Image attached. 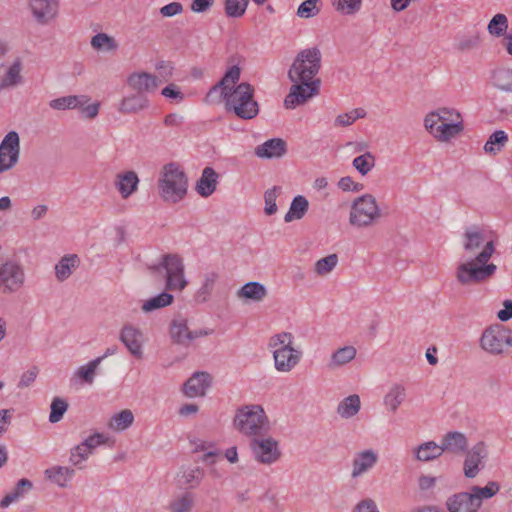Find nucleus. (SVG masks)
I'll list each match as a JSON object with an SVG mask.
<instances>
[{
  "mask_svg": "<svg viewBox=\"0 0 512 512\" xmlns=\"http://www.w3.org/2000/svg\"><path fill=\"white\" fill-rule=\"evenodd\" d=\"M361 408L359 395L352 394L342 399L337 406V414L344 419H350L358 414Z\"/></svg>",
  "mask_w": 512,
  "mask_h": 512,
  "instance_id": "72a5a7b5",
  "label": "nucleus"
},
{
  "mask_svg": "<svg viewBox=\"0 0 512 512\" xmlns=\"http://www.w3.org/2000/svg\"><path fill=\"white\" fill-rule=\"evenodd\" d=\"M423 127L437 143L450 144L464 131V119L459 110L442 106L427 112Z\"/></svg>",
  "mask_w": 512,
  "mask_h": 512,
  "instance_id": "7ed1b4c3",
  "label": "nucleus"
},
{
  "mask_svg": "<svg viewBox=\"0 0 512 512\" xmlns=\"http://www.w3.org/2000/svg\"><path fill=\"white\" fill-rule=\"evenodd\" d=\"M286 151V144L281 139H271L259 145L255 154L260 158H278Z\"/></svg>",
  "mask_w": 512,
  "mask_h": 512,
  "instance_id": "2f4dec72",
  "label": "nucleus"
},
{
  "mask_svg": "<svg viewBox=\"0 0 512 512\" xmlns=\"http://www.w3.org/2000/svg\"><path fill=\"white\" fill-rule=\"evenodd\" d=\"M84 100L85 98L78 97V95H68L51 100L49 107L57 111L74 110L77 108V105L82 104L81 101Z\"/></svg>",
  "mask_w": 512,
  "mask_h": 512,
  "instance_id": "a18cd8bd",
  "label": "nucleus"
},
{
  "mask_svg": "<svg viewBox=\"0 0 512 512\" xmlns=\"http://www.w3.org/2000/svg\"><path fill=\"white\" fill-rule=\"evenodd\" d=\"M149 107V100L146 95L143 94H130L124 96L117 105V111L120 114H136Z\"/></svg>",
  "mask_w": 512,
  "mask_h": 512,
  "instance_id": "a878e982",
  "label": "nucleus"
},
{
  "mask_svg": "<svg viewBox=\"0 0 512 512\" xmlns=\"http://www.w3.org/2000/svg\"><path fill=\"white\" fill-rule=\"evenodd\" d=\"M380 217V209L372 195L357 197L351 204L349 223L357 228L372 225Z\"/></svg>",
  "mask_w": 512,
  "mask_h": 512,
  "instance_id": "9b49d317",
  "label": "nucleus"
},
{
  "mask_svg": "<svg viewBox=\"0 0 512 512\" xmlns=\"http://www.w3.org/2000/svg\"><path fill=\"white\" fill-rule=\"evenodd\" d=\"M191 449L193 452H203V460L209 461V459L214 458L219 455L216 450L215 443L209 440L195 438L190 441Z\"/></svg>",
  "mask_w": 512,
  "mask_h": 512,
  "instance_id": "49530a36",
  "label": "nucleus"
},
{
  "mask_svg": "<svg viewBox=\"0 0 512 512\" xmlns=\"http://www.w3.org/2000/svg\"><path fill=\"white\" fill-rule=\"evenodd\" d=\"M194 504L195 496L192 493L186 492L170 503L169 510L170 512H190Z\"/></svg>",
  "mask_w": 512,
  "mask_h": 512,
  "instance_id": "3c124183",
  "label": "nucleus"
},
{
  "mask_svg": "<svg viewBox=\"0 0 512 512\" xmlns=\"http://www.w3.org/2000/svg\"><path fill=\"white\" fill-rule=\"evenodd\" d=\"M175 68L171 62L160 61L156 64L154 77L158 87L166 82H169L174 76Z\"/></svg>",
  "mask_w": 512,
  "mask_h": 512,
  "instance_id": "603ef678",
  "label": "nucleus"
},
{
  "mask_svg": "<svg viewBox=\"0 0 512 512\" xmlns=\"http://www.w3.org/2000/svg\"><path fill=\"white\" fill-rule=\"evenodd\" d=\"M161 95L170 100H174L176 103H180L184 100V93L181 91V88L174 84L169 83L161 90Z\"/></svg>",
  "mask_w": 512,
  "mask_h": 512,
  "instance_id": "69168bd1",
  "label": "nucleus"
},
{
  "mask_svg": "<svg viewBox=\"0 0 512 512\" xmlns=\"http://www.w3.org/2000/svg\"><path fill=\"white\" fill-rule=\"evenodd\" d=\"M20 157V137L16 131L8 132L0 143V174L14 168Z\"/></svg>",
  "mask_w": 512,
  "mask_h": 512,
  "instance_id": "4468645a",
  "label": "nucleus"
},
{
  "mask_svg": "<svg viewBox=\"0 0 512 512\" xmlns=\"http://www.w3.org/2000/svg\"><path fill=\"white\" fill-rule=\"evenodd\" d=\"M173 295L162 292L152 298L143 301L141 309L145 313L152 312L157 309L165 308L173 303Z\"/></svg>",
  "mask_w": 512,
  "mask_h": 512,
  "instance_id": "a19ab883",
  "label": "nucleus"
},
{
  "mask_svg": "<svg viewBox=\"0 0 512 512\" xmlns=\"http://www.w3.org/2000/svg\"><path fill=\"white\" fill-rule=\"evenodd\" d=\"M365 116V112L361 108L353 109L351 111L339 114L334 121L337 127H345L352 125L356 120Z\"/></svg>",
  "mask_w": 512,
  "mask_h": 512,
  "instance_id": "bf43d9fd",
  "label": "nucleus"
},
{
  "mask_svg": "<svg viewBox=\"0 0 512 512\" xmlns=\"http://www.w3.org/2000/svg\"><path fill=\"white\" fill-rule=\"evenodd\" d=\"M78 97L85 98L84 101H81L82 104L77 105V108H76L79 111L80 115L84 119H88V120L95 119L99 114V110H100V106H101L100 102H98V101L90 102L91 99L87 95H78Z\"/></svg>",
  "mask_w": 512,
  "mask_h": 512,
  "instance_id": "09e8293b",
  "label": "nucleus"
},
{
  "mask_svg": "<svg viewBox=\"0 0 512 512\" xmlns=\"http://www.w3.org/2000/svg\"><path fill=\"white\" fill-rule=\"evenodd\" d=\"M507 142L508 135L505 131H495L490 135V137L486 141L484 145V150L486 153L496 155L502 150V148L506 145Z\"/></svg>",
  "mask_w": 512,
  "mask_h": 512,
  "instance_id": "c03bdc74",
  "label": "nucleus"
},
{
  "mask_svg": "<svg viewBox=\"0 0 512 512\" xmlns=\"http://www.w3.org/2000/svg\"><path fill=\"white\" fill-rule=\"evenodd\" d=\"M320 0H305L297 9V16L308 19L316 16L320 12Z\"/></svg>",
  "mask_w": 512,
  "mask_h": 512,
  "instance_id": "680f3d73",
  "label": "nucleus"
},
{
  "mask_svg": "<svg viewBox=\"0 0 512 512\" xmlns=\"http://www.w3.org/2000/svg\"><path fill=\"white\" fill-rule=\"evenodd\" d=\"M379 461V453L373 449L357 451L350 463V477L353 480L367 475Z\"/></svg>",
  "mask_w": 512,
  "mask_h": 512,
  "instance_id": "f3484780",
  "label": "nucleus"
},
{
  "mask_svg": "<svg viewBox=\"0 0 512 512\" xmlns=\"http://www.w3.org/2000/svg\"><path fill=\"white\" fill-rule=\"evenodd\" d=\"M156 78L153 73L134 71L126 79L127 86L138 94H151L158 90Z\"/></svg>",
  "mask_w": 512,
  "mask_h": 512,
  "instance_id": "aec40b11",
  "label": "nucleus"
},
{
  "mask_svg": "<svg viewBox=\"0 0 512 512\" xmlns=\"http://www.w3.org/2000/svg\"><path fill=\"white\" fill-rule=\"evenodd\" d=\"M33 19L39 25H48L59 15V0H28Z\"/></svg>",
  "mask_w": 512,
  "mask_h": 512,
  "instance_id": "a211bd4d",
  "label": "nucleus"
},
{
  "mask_svg": "<svg viewBox=\"0 0 512 512\" xmlns=\"http://www.w3.org/2000/svg\"><path fill=\"white\" fill-rule=\"evenodd\" d=\"M80 264V259L76 254L64 255L55 265V276L58 281L67 280Z\"/></svg>",
  "mask_w": 512,
  "mask_h": 512,
  "instance_id": "c85d7f7f",
  "label": "nucleus"
},
{
  "mask_svg": "<svg viewBox=\"0 0 512 512\" xmlns=\"http://www.w3.org/2000/svg\"><path fill=\"white\" fill-rule=\"evenodd\" d=\"M103 359L104 357H97L89 361L87 364L80 366L74 372V377L80 379L81 381L87 384H92L94 382L97 369L99 368Z\"/></svg>",
  "mask_w": 512,
  "mask_h": 512,
  "instance_id": "ea45409f",
  "label": "nucleus"
},
{
  "mask_svg": "<svg viewBox=\"0 0 512 512\" xmlns=\"http://www.w3.org/2000/svg\"><path fill=\"white\" fill-rule=\"evenodd\" d=\"M308 209H309L308 200L304 196L298 195L293 198V200L290 204L289 210L287 211V213L284 216V221L286 223H290L295 220H300L305 216Z\"/></svg>",
  "mask_w": 512,
  "mask_h": 512,
  "instance_id": "f704fd0d",
  "label": "nucleus"
},
{
  "mask_svg": "<svg viewBox=\"0 0 512 512\" xmlns=\"http://www.w3.org/2000/svg\"><path fill=\"white\" fill-rule=\"evenodd\" d=\"M405 399V387L402 384L394 383L389 387V390L386 393V408L394 413Z\"/></svg>",
  "mask_w": 512,
  "mask_h": 512,
  "instance_id": "4c0bfd02",
  "label": "nucleus"
},
{
  "mask_svg": "<svg viewBox=\"0 0 512 512\" xmlns=\"http://www.w3.org/2000/svg\"><path fill=\"white\" fill-rule=\"evenodd\" d=\"M212 378L206 372L194 373L184 384L183 392L189 398L203 397L211 385Z\"/></svg>",
  "mask_w": 512,
  "mask_h": 512,
  "instance_id": "b1692460",
  "label": "nucleus"
},
{
  "mask_svg": "<svg viewBox=\"0 0 512 512\" xmlns=\"http://www.w3.org/2000/svg\"><path fill=\"white\" fill-rule=\"evenodd\" d=\"M466 258L459 261L454 277L461 286H473L489 282L497 272L491 262L496 252V240L492 232L473 226L467 228L461 238Z\"/></svg>",
  "mask_w": 512,
  "mask_h": 512,
  "instance_id": "f257e3e1",
  "label": "nucleus"
},
{
  "mask_svg": "<svg viewBox=\"0 0 512 512\" xmlns=\"http://www.w3.org/2000/svg\"><path fill=\"white\" fill-rule=\"evenodd\" d=\"M249 447L254 461L260 465L272 466L283 457L280 441L265 433L252 438Z\"/></svg>",
  "mask_w": 512,
  "mask_h": 512,
  "instance_id": "1a4fd4ad",
  "label": "nucleus"
},
{
  "mask_svg": "<svg viewBox=\"0 0 512 512\" xmlns=\"http://www.w3.org/2000/svg\"><path fill=\"white\" fill-rule=\"evenodd\" d=\"M468 441L466 436L460 432H449L445 434L441 441L443 452L460 454L467 449Z\"/></svg>",
  "mask_w": 512,
  "mask_h": 512,
  "instance_id": "c756f323",
  "label": "nucleus"
},
{
  "mask_svg": "<svg viewBox=\"0 0 512 512\" xmlns=\"http://www.w3.org/2000/svg\"><path fill=\"white\" fill-rule=\"evenodd\" d=\"M249 0H224V10L228 17H242L248 7Z\"/></svg>",
  "mask_w": 512,
  "mask_h": 512,
  "instance_id": "5fc2aeb1",
  "label": "nucleus"
},
{
  "mask_svg": "<svg viewBox=\"0 0 512 512\" xmlns=\"http://www.w3.org/2000/svg\"><path fill=\"white\" fill-rule=\"evenodd\" d=\"M119 339L135 359L144 358L146 337L140 328L130 323L125 324L120 330Z\"/></svg>",
  "mask_w": 512,
  "mask_h": 512,
  "instance_id": "2eb2a0df",
  "label": "nucleus"
},
{
  "mask_svg": "<svg viewBox=\"0 0 512 512\" xmlns=\"http://www.w3.org/2000/svg\"><path fill=\"white\" fill-rule=\"evenodd\" d=\"M218 184V174L211 167H206L196 183L195 190L202 197L212 195Z\"/></svg>",
  "mask_w": 512,
  "mask_h": 512,
  "instance_id": "bb28decb",
  "label": "nucleus"
},
{
  "mask_svg": "<svg viewBox=\"0 0 512 512\" xmlns=\"http://www.w3.org/2000/svg\"><path fill=\"white\" fill-rule=\"evenodd\" d=\"M351 512H380V510L374 500L364 498L354 505Z\"/></svg>",
  "mask_w": 512,
  "mask_h": 512,
  "instance_id": "774afa93",
  "label": "nucleus"
},
{
  "mask_svg": "<svg viewBox=\"0 0 512 512\" xmlns=\"http://www.w3.org/2000/svg\"><path fill=\"white\" fill-rule=\"evenodd\" d=\"M240 68L232 66L221 81L213 86L206 96V102L223 100L226 108L242 119H252L258 114V104L253 98L254 89L248 83H236L240 78Z\"/></svg>",
  "mask_w": 512,
  "mask_h": 512,
  "instance_id": "f03ea898",
  "label": "nucleus"
},
{
  "mask_svg": "<svg viewBox=\"0 0 512 512\" xmlns=\"http://www.w3.org/2000/svg\"><path fill=\"white\" fill-rule=\"evenodd\" d=\"M482 41L481 34L479 32H473L471 34L463 35L458 39L457 49L459 51L472 50L480 45Z\"/></svg>",
  "mask_w": 512,
  "mask_h": 512,
  "instance_id": "052dcab7",
  "label": "nucleus"
},
{
  "mask_svg": "<svg viewBox=\"0 0 512 512\" xmlns=\"http://www.w3.org/2000/svg\"><path fill=\"white\" fill-rule=\"evenodd\" d=\"M134 420V413L130 409H122L109 417L106 426L109 430L120 433L130 428Z\"/></svg>",
  "mask_w": 512,
  "mask_h": 512,
  "instance_id": "cd10ccee",
  "label": "nucleus"
},
{
  "mask_svg": "<svg viewBox=\"0 0 512 512\" xmlns=\"http://www.w3.org/2000/svg\"><path fill=\"white\" fill-rule=\"evenodd\" d=\"M352 165L361 175L365 176L374 167L375 158L371 153L365 152L355 157Z\"/></svg>",
  "mask_w": 512,
  "mask_h": 512,
  "instance_id": "4d7b16f0",
  "label": "nucleus"
},
{
  "mask_svg": "<svg viewBox=\"0 0 512 512\" xmlns=\"http://www.w3.org/2000/svg\"><path fill=\"white\" fill-rule=\"evenodd\" d=\"M153 269L165 270L166 289L171 291H183L188 285L185 277V265L182 257L177 254H166L161 258V262Z\"/></svg>",
  "mask_w": 512,
  "mask_h": 512,
  "instance_id": "f8f14e48",
  "label": "nucleus"
},
{
  "mask_svg": "<svg viewBox=\"0 0 512 512\" xmlns=\"http://www.w3.org/2000/svg\"><path fill=\"white\" fill-rule=\"evenodd\" d=\"M281 194V188L274 186L264 193V212L267 216H271L277 213L278 207L276 201Z\"/></svg>",
  "mask_w": 512,
  "mask_h": 512,
  "instance_id": "6e6d98bb",
  "label": "nucleus"
},
{
  "mask_svg": "<svg viewBox=\"0 0 512 512\" xmlns=\"http://www.w3.org/2000/svg\"><path fill=\"white\" fill-rule=\"evenodd\" d=\"M357 355V349L353 345H345L337 348L330 356L328 366L331 369L343 367L352 362Z\"/></svg>",
  "mask_w": 512,
  "mask_h": 512,
  "instance_id": "7c9ffc66",
  "label": "nucleus"
},
{
  "mask_svg": "<svg viewBox=\"0 0 512 512\" xmlns=\"http://www.w3.org/2000/svg\"><path fill=\"white\" fill-rule=\"evenodd\" d=\"M319 87L320 81H299V83H294L284 100L285 107L294 109L299 105H303L319 93Z\"/></svg>",
  "mask_w": 512,
  "mask_h": 512,
  "instance_id": "dca6fc26",
  "label": "nucleus"
},
{
  "mask_svg": "<svg viewBox=\"0 0 512 512\" xmlns=\"http://www.w3.org/2000/svg\"><path fill=\"white\" fill-rule=\"evenodd\" d=\"M67 408H68V404L65 400H63L61 398H55L51 403V411H50V415H49V421L51 423L59 422L62 419Z\"/></svg>",
  "mask_w": 512,
  "mask_h": 512,
  "instance_id": "0e129e2a",
  "label": "nucleus"
},
{
  "mask_svg": "<svg viewBox=\"0 0 512 512\" xmlns=\"http://www.w3.org/2000/svg\"><path fill=\"white\" fill-rule=\"evenodd\" d=\"M415 457L419 461L427 462L440 457L443 454L441 444L434 441H428L419 445L415 450Z\"/></svg>",
  "mask_w": 512,
  "mask_h": 512,
  "instance_id": "e433bc0d",
  "label": "nucleus"
},
{
  "mask_svg": "<svg viewBox=\"0 0 512 512\" xmlns=\"http://www.w3.org/2000/svg\"><path fill=\"white\" fill-rule=\"evenodd\" d=\"M31 488L32 483L28 479L19 480L16 487L1 500L0 506L2 508L8 507L11 503L19 499L25 490L27 491Z\"/></svg>",
  "mask_w": 512,
  "mask_h": 512,
  "instance_id": "8fccbe9b",
  "label": "nucleus"
},
{
  "mask_svg": "<svg viewBox=\"0 0 512 512\" xmlns=\"http://www.w3.org/2000/svg\"><path fill=\"white\" fill-rule=\"evenodd\" d=\"M480 346L491 355H503L512 348V330L502 324L492 325L483 331Z\"/></svg>",
  "mask_w": 512,
  "mask_h": 512,
  "instance_id": "9d476101",
  "label": "nucleus"
},
{
  "mask_svg": "<svg viewBox=\"0 0 512 512\" xmlns=\"http://www.w3.org/2000/svg\"><path fill=\"white\" fill-rule=\"evenodd\" d=\"M115 440L110 437L106 433H94L87 437L82 444H84L89 450L93 453V451L102 445H107L109 447H113Z\"/></svg>",
  "mask_w": 512,
  "mask_h": 512,
  "instance_id": "864d4df0",
  "label": "nucleus"
},
{
  "mask_svg": "<svg viewBox=\"0 0 512 512\" xmlns=\"http://www.w3.org/2000/svg\"><path fill=\"white\" fill-rule=\"evenodd\" d=\"M233 425L240 434L251 438L267 433L271 428L269 416L260 404L240 406L235 412Z\"/></svg>",
  "mask_w": 512,
  "mask_h": 512,
  "instance_id": "423d86ee",
  "label": "nucleus"
},
{
  "mask_svg": "<svg viewBox=\"0 0 512 512\" xmlns=\"http://www.w3.org/2000/svg\"><path fill=\"white\" fill-rule=\"evenodd\" d=\"M91 47L98 52H111L118 48L114 37L106 33H98L91 39Z\"/></svg>",
  "mask_w": 512,
  "mask_h": 512,
  "instance_id": "37998d69",
  "label": "nucleus"
},
{
  "mask_svg": "<svg viewBox=\"0 0 512 512\" xmlns=\"http://www.w3.org/2000/svg\"><path fill=\"white\" fill-rule=\"evenodd\" d=\"M339 262L336 254H329L317 260L313 266V272L318 277H326L332 273Z\"/></svg>",
  "mask_w": 512,
  "mask_h": 512,
  "instance_id": "79ce46f5",
  "label": "nucleus"
},
{
  "mask_svg": "<svg viewBox=\"0 0 512 512\" xmlns=\"http://www.w3.org/2000/svg\"><path fill=\"white\" fill-rule=\"evenodd\" d=\"M217 280L218 274L215 272L204 274L202 284L195 294V300L199 303L207 302L212 296Z\"/></svg>",
  "mask_w": 512,
  "mask_h": 512,
  "instance_id": "c9c22d12",
  "label": "nucleus"
},
{
  "mask_svg": "<svg viewBox=\"0 0 512 512\" xmlns=\"http://www.w3.org/2000/svg\"><path fill=\"white\" fill-rule=\"evenodd\" d=\"M92 455V452L84 444L80 443L71 450L70 462L74 466L81 467L82 464Z\"/></svg>",
  "mask_w": 512,
  "mask_h": 512,
  "instance_id": "e2e57ef3",
  "label": "nucleus"
},
{
  "mask_svg": "<svg viewBox=\"0 0 512 512\" xmlns=\"http://www.w3.org/2000/svg\"><path fill=\"white\" fill-rule=\"evenodd\" d=\"M333 9L341 15L351 16L360 11L362 0H330Z\"/></svg>",
  "mask_w": 512,
  "mask_h": 512,
  "instance_id": "de8ad7c7",
  "label": "nucleus"
},
{
  "mask_svg": "<svg viewBox=\"0 0 512 512\" xmlns=\"http://www.w3.org/2000/svg\"><path fill=\"white\" fill-rule=\"evenodd\" d=\"M170 335L179 344H189L197 338L206 336L207 333L202 330H190L186 320L176 319L171 323Z\"/></svg>",
  "mask_w": 512,
  "mask_h": 512,
  "instance_id": "393cba45",
  "label": "nucleus"
},
{
  "mask_svg": "<svg viewBox=\"0 0 512 512\" xmlns=\"http://www.w3.org/2000/svg\"><path fill=\"white\" fill-rule=\"evenodd\" d=\"M267 348L272 355L274 369L279 373H290L302 361L303 351L295 343V336L288 331L271 335Z\"/></svg>",
  "mask_w": 512,
  "mask_h": 512,
  "instance_id": "20e7f679",
  "label": "nucleus"
},
{
  "mask_svg": "<svg viewBox=\"0 0 512 512\" xmlns=\"http://www.w3.org/2000/svg\"><path fill=\"white\" fill-rule=\"evenodd\" d=\"M202 479V472L199 468H188L179 475V483L188 487H196Z\"/></svg>",
  "mask_w": 512,
  "mask_h": 512,
  "instance_id": "13d9d810",
  "label": "nucleus"
},
{
  "mask_svg": "<svg viewBox=\"0 0 512 512\" xmlns=\"http://www.w3.org/2000/svg\"><path fill=\"white\" fill-rule=\"evenodd\" d=\"M38 374L39 369L37 367H30L21 374L17 387L19 389H24L31 386L35 382Z\"/></svg>",
  "mask_w": 512,
  "mask_h": 512,
  "instance_id": "338daca9",
  "label": "nucleus"
},
{
  "mask_svg": "<svg viewBox=\"0 0 512 512\" xmlns=\"http://www.w3.org/2000/svg\"><path fill=\"white\" fill-rule=\"evenodd\" d=\"M268 296V290L264 284L256 281L247 282L236 291V297L241 302L260 303Z\"/></svg>",
  "mask_w": 512,
  "mask_h": 512,
  "instance_id": "5701e85b",
  "label": "nucleus"
},
{
  "mask_svg": "<svg viewBox=\"0 0 512 512\" xmlns=\"http://www.w3.org/2000/svg\"><path fill=\"white\" fill-rule=\"evenodd\" d=\"M509 28V20L508 17L503 13L495 14L487 25V31L490 36L494 38H501L507 35V30Z\"/></svg>",
  "mask_w": 512,
  "mask_h": 512,
  "instance_id": "58836bf2",
  "label": "nucleus"
},
{
  "mask_svg": "<svg viewBox=\"0 0 512 512\" xmlns=\"http://www.w3.org/2000/svg\"><path fill=\"white\" fill-rule=\"evenodd\" d=\"M113 183L121 199L127 200L139 190L140 178L134 170H123L115 175Z\"/></svg>",
  "mask_w": 512,
  "mask_h": 512,
  "instance_id": "6ab92c4d",
  "label": "nucleus"
},
{
  "mask_svg": "<svg viewBox=\"0 0 512 512\" xmlns=\"http://www.w3.org/2000/svg\"><path fill=\"white\" fill-rule=\"evenodd\" d=\"M500 490L498 482L489 481L486 486H472L469 492H459L446 500L449 512H477L483 501L491 499Z\"/></svg>",
  "mask_w": 512,
  "mask_h": 512,
  "instance_id": "0eeeda50",
  "label": "nucleus"
},
{
  "mask_svg": "<svg viewBox=\"0 0 512 512\" xmlns=\"http://www.w3.org/2000/svg\"><path fill=\"white\" fill-rule=\"evenodd\" d=\"M46 478L59 487H67L74 476V470L64 466H52L44 472Z\"/></svg>",
  "mask_w": 512,
  "mask_h": 512,
  "instance_id": "473e14b6",
  "label": "nucleus"
},
{
  "mask_svg": "<svg viewBox=\"0 0 512 512\" xmlns=\"http://www.w3.org/2000/svg\"><path fill=\"white\" fill-rule=\"evenodd\" d=\"M23 61L15 58L12 62L3 65V74L0 77V91L15 88L24 82Z\"/></svg>",
  "mask_w": 512,
  "mask_h": 512,
  "instance_id": "412c9836",
  "label": "nucleus"
},
{
  "mask_svg": "<svg viewBox=\"0 0 512 512\" xmlns=\"http://www.w3.org/2000/svg\"><path fill=\"white\" fill-rule=\"evenodd\" d=\"M188 176L175 162L165 164L159 171L157 191L160 199L170 205L182 202L188 194Z\"/></svg>",
  "mask_w": 512,
  "mask_h": 512,
  "instance_id": "39448f33",
  "label": "nucleus"
},
{
  "mask_svg": "<svg viewBox=\"0 0 512 512\" xmlns=\"http://www.w3.org/2000/svg\"><path fill=\"white\" fill-rule=\"evenodd\" d=\"M25 272L22 265L14 260L0 263V292L13 294L18 292L25 284Z\"/></svg>",
  "mask_w": 512,
  "mask_h": 512,
  "instance_id": "ddd939ff",
  "label": "nucleus"
},
{
  "mask_svg": "<svg viewBox=\"0 0 512 512\" xmlns=\"http://www.w3.org/2000/svg\"><path fill=\"white\" fill-rule=\"evenodd\" d=\"M321 67V53L316 47L300 51L295 57L289 72V79L293 83L299 81H320L317 74Z\"/></svg>",
  "mask_w": 512,
  "mask_h": 512,
  "instance_id": "6e6552de",
  "label": "nucleus"
},
{
  "mask_svg": "<svg viewBox=\"0 0 512 512\" xmlns=\"http://www.w3.org/2000/svg\"><path fill=\"white\" fill-rule=\"evenodd\" d=\"M486 452L483 444L475 445L467 454L463 464L464 475L475 478L484 467Z\"/></svg>",
  "mask_w": 512,
  "mask_h": 512,
  "instance_id": "4be33fe9",
  "label": "nucleus"
}]
</instances>
